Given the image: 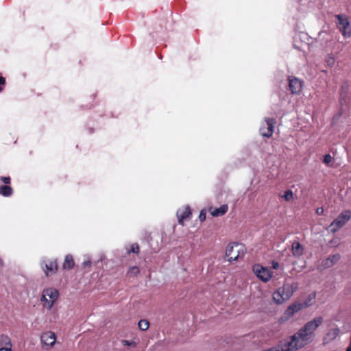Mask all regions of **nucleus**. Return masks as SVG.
<instances>
[{
    "instance_id": "8",
    "label": "nucleus",
    "mask_w": 351,
    "mask_h": 351,
    "mask_svg": "<svg viewBox=\"0 0 351 351\" xmlns=\"http://www.w3.org/2000/svg\"><path fill=\"white\" fill-rule=\"evenodd\" d=\"M252 269L257 278L264 282L269 281L273 276V272L269 269L261 265H254Z\"/></svg>"
},
{
    "instance_id": "18",
    "label": "nucleus",
    "mask_w": 351,
    "mask_h": 351,
    "mask_svg": "<svg viewBox=\"0 0 351 351\" xmlns=\"http://www.w3.org/2000/svg\"><path fill=\"white\" fill-rule=\"evenodd\" d=\"M74 265L75 262L73 256L71 254L66 255L62 265V269L69 270L73 269Z\"/></svg>"
},
{
    "instance_id": "23",
    "label": "nucleus",
    "mask_w": 351,
    "mask_h": 351,
    "mask_svg": "<svg viewBox=\"0 0 351 351\" xmlns=\"http://www.w3.org/2000/svg\"><path fill=\"white\" fill-rule=\"evenodd\" d=\"M286 201L289 202L293 199V193L291 190H287L282 196Z\"/></svg>"
},
{
    "instance_id": "13",
    "label": "nucleus",
    "mask_w": 351,
    "mask_h": 351,
    "mask_svg": "<svg viewBox=\"0 0 351 351\" xmlns=\"http://www.w3.org/2000/svg\"><path fill=\"white\" fill-rule=\"evenodd\" d=\"M58 265L56 259L48 261L45 263L44 269L45 274L47 276H51L57 272Z\"/></svg>"
},
{
    "instance_id": "32",
    "label": "nucleus",
    "mask_w": 351,
    "mask_h": 351,
    "mask_svg": "<svg viewBox=\"0 0 351 351\" xmlns=\"http://www.w3.org/2000/svg\"><path fill=\"white\" fill-rule=\"evenodd\" d=\"M83 265H84V267L90 266L91 263L90 261H85V262H84Z\"/></svg>"
},
{
    "instance_id": "1",
    "label": "nucleus",
    "mask_w": 351,
    "mask_h": 351,
    "mask_svg": "<svg viewBox=\"0 0 351 351\" xmlns=\"http://www.w3.org/2000/svg\"><path fill=\"white\" fill-rule=\"evenodd\" d=\"M322 322L323 318L322 317H317L308 322L298 332L290 337L289 344L292 345L295 350L302 348L312 341L314 332Z\"/></svg>"
},
{
    "instance_id": "30",
    "label": "nucleus",
    "mask_w": 351,
    "mask_h": 351,
    "mask_svg": "<svg viewBox=\"0 0 351 351\" xmlns=\"http://www.w3.org/2000/svg\"><path fill=\"white\" fill-rule=\"evenodd\" d=\"M271 267L274 269H278L279 268V263L275 261H273L271 263Z\"/></svg>"
},
{
    "instance_id": "24",
    "label": "nucleus",
    "mask_w": 351,
    "mask_h": 351,
    "mask_svg": "<svg viewBox=\"0 0 351 351\" xmlns=\"http://www.w3.org/2000/svg\"><path fill=\"white\" fill-rule=\"evenodd\" d=\"M134 253L138 254L140 252V247L138 243H132L131 245V249L129 250L128 253Z\"/></svg>"
},
{
    "instance_id": "2",
    "label": "nucleus",
    "mask_w": 351,
    "mask_h": 351,
    "mask_svg": "<svg viewBox=\"0 0 351 351\" xmlns=\"http://www.w3.org/2000/svg\"><path fill=\"white\" fill-rule=\"evenodd\" d=\"M298 288V283L284 282L282 286L278 288L272 295L274 302L282 304L289 300Z\"/></svg>"
},
{
    "instance_id": "26",
    "label": "nucleus",
    "mask_w": 351,
    "mask_h": 351,
    "mask_svg": "<svg viewBox=\"0 0 351 351\" xmlns=\"http://www.w3.org/2000/svg\"><path fill=\"white\" fill-rule=\"evenodd\" d=\"M332 161V157L330 154H326L324 156V160L323 162L328 165L329 164L330 162Z\"/></svg>"
},
{
    "instance_id": "20",
    "label": "nucleus",
    "mask_w": 351,
    "mask_h": 351,
    "mask_svg": "<svg viewBox=\"0 0 351 351\" xmlns=\"http://www.w3.org/2000/svg\"><path fill=\"white\" fill-rule=\"evenodd\" d=\"M13 194V189L8 185L0 186V195L4 197H10Z\"/></svg>"
},
{
    "instance_id": "31",
    "label": "nucleus",
    "mask_w": 351,
    "mask_h": 351,
    "mask_svg": "<svg viewBox=\"0 0 351 351\" xmlns=\"http://www.w3.org/2000/svg\"><path fill=\"white\" fill-rule=\"evenodd\" d=\"M316 213L317 215H321L324 213V208L322 207H319L316 210Z\"/></svg>"
},
{
    "instance_id": "12",
    "label": "nucleus",
    "mask_w": 351,
    "mask_h": 351,
    "mask_svg": "<svg viewBox=\"0 0 351 351\" xmlns=\"http://www.w3.org/2000/svg\"><path fill=\"white\" fill-rule=\"evenodd\" d=\"M176 214L179 224L184 225V221L190 219L192 213L189 206H186L184 208L179 209Z\"/></svg>"
},
{
    "instance_id": "5",
    "label": "nucleus",
    "mask_w": 351,
    "mask_h": 351,
    "mask_svg": "<svg viewBox=\"0 0 351 351\" xmlns=\"http://www.w3.org/2000/svg\"><path fill=\"white\" fill-rule=\"evenodd\" d=\"M351 218V211H343L328 226L327 230L332 233L341 228Z\"/></svg>"
},
{
    "instance_id": "11",
    "label": "nucleus",
    "mask_w": 351,
    "mask_h": 351,
    "mask_svg": "<svg viewBox=\"0 0 351 351\" xmlns=\"http://www.w3.org/2000/svg\"><path fill=\"white\" fill-rule=\"evenodd\" d=\"M266 126H263L260 129L261 134L265 137L270 138L274 133V125L276 123V119L267 118L265 119Z\"/></svg>"
},
{
    "instance_id": "19",
    "label": "nucleus",
    "mask_w": 351,
    "mask_h": 351,
    "mask_svg": "<svg viewBox=\"0 0 351 351\" xmlns=\"http://www.w3.org/2000/svg\"><path fill=\"white\" fill-rule=\"evenodd\" d=\"M0 346L3 349H12V342L10 338L8 335H2L0 337Z\"/></svg>"
},
{
    "instance_id": "17",
    "label": "nucleus",
    "mask_w": 351,
    "mask_h": 351,
    "mask_svg": "<svg viewBox=\"0 0 351 351\" xmlns=\"http://www.w3.org/2000/svg\"><path fill=\"white\" fill-rule=\"evenodd\" d=\"M291 252L294 256L300 257L304 253V248L298 241H294L292 243Z\"/></svg>"
},
{
    "instance_id": "6",
    "label": "nucleus",
    "mask_w": 351,
    "mask_h": 351,
    "mask_svg": "<svg viewBox=\"0 0 351 351\" xmlns=\"http://www.w3.org/2000/svg\"><path fill=\"white\" fill-rule=\"evenodd\" d=\"M310 305H311V304H309L307 302H305L303 304L302 303H300V302H295V303L291 304L285 310V311L284 312L282 316H281L279 318L278 322L280 324H282V323L288 321L291 317L293 316V315L295 313L300 311V310H302L304 307L309 306Z\"/></svg>"
},
{
    "instance_id": "34",
    "label": "nucleus",
    "mask_w": 351,
    "mask_h": 351,
    "mask_svg": "<svg viewBox=\"0 0 351 351\" xmlns=\"http://www.w3.org/2000/svg\"><path fill=\"white\" fill-rule=\"evenodd\" d=\"M0 351H12V349H3V348H0Z\"/></svg>"
},
{
    "instance_id": "29",
    "label": "nucleus",
    "mask_w": 351,
    "mask_h": 351,
    "mask_svg": "<svg viewBox=\"0 0 351 351\" xmlns=\"http://www.w3.org/2000/svg\"><path fill=\"white\" fill-rule=\"evenodd\" d=\"M123 343L125 346H136V343L134 341H129L127 340H123Z\"/></svg>"
},
{
    "instance_id": "7",
    "label": "nucleus",
    "mask_w": 351,
    "mask_h": 351,
    "mask_svg": "<svg viewBox=\"0 0 351 351\" xmlns=\"http://www.w3.org/2000/svg\"><path fill=\"white\" fill-rule=\"evenodd\" d=\"M335 19L337 20V26L339 31L341 32L342 35L345 38H349L351 36V28H350V23L348 21V17L346 15L343 14H336L335 16Z\"/></svg>"
},
{
    "instance_id": "35",
    "label": "nucleus",
    "mask_w": 351,
    "mask_h": 351,
    "mask_svg": "<svg viewBox=\"0 0 351 351\" xmlns=\"http://www.w3.org/2000/svg\"><path fill=\"white\" fill-rule=\"evenodd\" d=\"M338 333H339V330L338 329H335L334 330V335H337Z\"/></svg>"
},
{
    "instance_id": "16",
    "label": "nucleus",
    "mask_w": 351,
    "mask_h": 351,
    "mask_svg": "<svg viewBox=\"0 0 351 351\" xmlns=\"http://www.w3.org/2000/svg\"><path fill=\"white\" fill-rule=\"evenodd\" d=\"M228 210V204H223L219 208H210L209 211L213 217H220L224 215Z\"/></svg>"
},
{
    "instance_id": "4",
    "label": "nucleus",
    "mask_w": 351,
    "mask_h": 351,
    "mask_svg": "<svg viewBox=\"0 0 351 351\" xmlns=\"http://www.w3.org/2000/svg\"><path fill=\"white\" fill-rule=\"evenodd\" d=\"M59 296L58 291L54 288H47L43 290L41 302L45 308L51 309Z\"/></svg>"
},
{
    "instance_id": "15",
    "label": "nucleus",
    "mask_w": 351,
    "mask_h": 351,
    "mask_svg": "<svg viewBox=\"0 0 351 351\" xmlns=\"http://www.w3.org/2000/svg\"><path fill=\"white\" fill-rule=\"evenodd\" d=\"M341 258L339 254H335L330 256L326 259L324 260L322 263L324 268H329L332 267Z\"/></svg>"
},
{
    "instance_id": "21",
    "label": "nucleus",
    "mask_w": 351,
    "mask_h": 351,
    "mask_svg": "<svg viewBox=\"0 0 351 351\" xmlns=\"http://www.w3.org/2000/svg\"><path fill=\"white\" fill-rule=\"evenodd\" d=\"M138 325L140 330L145 331L149 328V322L146 319H141Z\"/></svg>"
},
{
    "instance_id": "25",
    "label": "nucleus",
    "mask_w": 351,
    "mask_h": 351,
    "mask_svg": "<svg viewBox=\"0 0 351 351\" xmlns=\"http://www.w3.org/2000/svg\"><path fill=\"white\" fill-rule=\"evenodd\" d=\"M0 180L3 182L5 185L10 184L11 182V178L10 177H5V176H1Z\"/></svg>"
},
{
    "instance_id": "14",
    "label": "nucleus",
    "mask_w": 351,
    "mask_h": 351,
    "mask_svg": "<svg viewBox=\"0 0 351 351\" xmlns=\"http://www.w3.org/2000/svg\"><path fill=\"white\" fill-rule=\"evenodd\" d=\"M295 350L294 347L289 344V339L285 340L276 347H272L263 351H293Z\"/></svg>"
},
{
    "instance_id": "9",
    "label": "nucleus",
    "mask_w": 351,
    "mask_h": 351,
    "mask_svg": "<svg viewBox=\"0 0 351 351\" xmlns=\"http://www.w3.org/2000/svg\"><path fill=\"white\" fill-rule=\"evenodd\" d=\"M40 340L43 348L48 350L55 344L56 337L54 332L47 331L42 334Z\"/></svg>"
},
{
    "instance_id": "27",
    "label": "nucleus",
    "mask_w": 351,
    "mask_h": 351,
    "mask_svg": "<svg viewBox=\"0 0 351 351\" xmlns=\"http://www.w3.org/2000/svg\"><path fill=\"white\" fill-rule=\"evenodd\" d=\"M206 212L204 210H202L200 213H199V221H202V222L205 221L206 220Z\"/></svg>"
},
{
    "instance_id": "36",
    "label": "nucleus",
    "mask_w": 351,
    "mask_h": 351,
    "mask_svg": "<svg viewBox=\"0 0 351 351\" xmlns=\"http://www.w3.org/2000/svg\"><path fill=\"white\" fill-rule=\"evenodd\" d=\"M346 351H351V346H348L347 348H346Z\"/></svg>"
},
{
    "instance_id": "3",
    "label": "nucleus",
    "mask_w": 351,
    "mask_h": 351,
    "mask_svg": "<svg viewBox=\"0 0 351 351\" xmlns=\"http://www.w3.org/2000/svg\"><path fill=\"white\" fill-rule=\"evenodd\" d=\"M245 253V246L239 243H232L228 244L226 250V257L229 262L239 260L243 257Z\"/></svg>"
},
{
    "instance_id": "33",
    "label": "nucleus",
    "mask_w": 351,
    "mask_h": 351,
    "mask_svg": "<svg viewBox=\"0 0 351 351\" xmlns=\"http://www.w3.org/2000/svg\"><path fill=\"white\" fill-rule=\"evenodd\" d=\"M335 62V60L333 58H330L328 60V64H333Z\"/></svg>"
},
{
    "instance_id": "10",
    "label": "nucleus",
    "mask_w": 351,
    "mask_h": 351,
    "mask_svg": "<svg viewBox=\"0 0 351 351\" xmlns=\"http://www.w3.org/2000/svg\"><path fill=\"white\" fill-rule=\"evenodd\" d=\"M288 81L289 88L291 93L293 95H299L302 90V81L293 76H289Z\"/></svg>"
},
{
    "instance_id": "28",
    "label": "nucleus",
    "mask_w": 351,
    "mask_h": 351,
    "mask_svg": "<svg viewBox=\"0 0 351 351\" xmlns=\"http://www.w3.org/2000/svg\"><path fill=\"white\" fill-rule=\"evenodd\" d=\"M5 85V78L0 76V92L3 89V86Z\"/></svg>"
},
{
    "instance_id": "22",
    "label": "nucleus",
    "mask_w": 351,
    "mask_h": 351,
    "mask_svg": "<svg viewBox=\"0 0 351 351\" xmlns=\"http://www.w3.org/2000/svg\"><path fill=\"white\" fill-rule=\"evenodd\" d=\"M140 273V269L137 266L132 267L128 271V276L130 277L136 276Z\"/></svg>"
}]
</instances>
